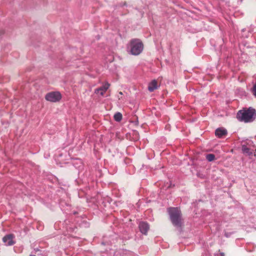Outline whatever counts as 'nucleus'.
I'll list each match as a JSON object with an SVG mask.
<instances>
[{
    "mask_svg": "<svg viewBox=\"0 0 256 256\" xmlns=\"http://www.w3.org/2000/svg\"><path fill=\"white\" fill-rule=\"evenodd\" d=\"M110 87V84L108 83L104 84L102 86L95 90V93L102 96H104V93Z\"/></svg>",
    "mask_w": 256,
    "mask_h": 256,
    "instance_id": "5",
    "label": "nucleus"
},
{
    "mask_svg": "<svg viewBox=\"0 0 256 256\" xmlns=\"http://www.w3.org/2000/svg\"><path fill=\"white\" fill-rule=\"evenodd\" d=\"M206 158L209 162H212L214 160L215 156L213 154H208L206 155Z\"/></svg>",
    "mask_w": 256,
    "mask_h": 256,
    "instance_id": "12",
    "label": "nucleus"
},
{
    "mask_svg": "<svg viewBox=\"0 0 256 256\" xmlns=\"http://www.w3.org/2000/svg\"><path fill=\"white\" fill-rule=\"evenodd\" d=\"M242 150L244 154H246L248 155H250L252 154V152H250L249 148L245 146H242Z\"/></svg>",
    "mask_w": 256,
    "mask_h": 256,
    "instance_id": "11",
    "label": "nucleus"
},
{
    "mask_svg": "<svg viewBox=\"0 0 256 256\" xmlns=\"http://www.w3.org/2000/svg\"><path fill=\"white\" fill-rule=\"evenodd\" d=\"M139 228L142 233L146 234L149 230V226L146 222H141L139 224Z\"/></svg>",
    "mask_w": 256,
    "mask_h": 256,
    "instance_id": "7",
    "label": "nucleus"
},
{
    "mask_svg": "<svg viewBox=\"0 0 256 256\" xmlns=\"http://www.w3.org/2000/svg\"><path fill=\"white\" fill-rule=\"evenodd\" d=\"M158 88V82L156 80H152L148 84V90L150 92H153Z\"/></svg>",
    "mask_w": 256,
    "mask_h": 256,
    "instance_id": "8",
    "label": "nucleus"
},
{
    "mask_svg": "<svg viewBox=\"0 0 256 256\" xmlns=\"http://www.w3.org/2000/svg\"><path fill=\"white\" fill-rule=\"evenodd\" d=\"M216 135L218 138H222L227 134V131L224 128H219L216 130Z\"/></svg>",
    "mask_w": 256,
    "mask_h": 256,
    "instance_id": "9",
    "label": "nucleus"
},
{
    "mask_svg": "<svg viewBox=\"0 0 256 256\" xmlns=\"http://www.w3.org/2000/svg\"><path fill=\"white\" fill-rule=\"evenodd\" d=\"M221 255H222V256H224V254H222Z\"/></svg>",
    "mask_w": 256,
    "mask_h": 256,
    "instance_id": "15",
    "label": "nucleus"
},
{
    "mask_svg": "<svg viewBox=\"0 0 256 256\" xmlns=\"http://www.w3.org/2000/svg\"><path fill=\"white\" fill-rule=\"evenodd\" d=\"M14 236L12 234H8L5 236L2 240L4 242L6 246H11L14 244V242L13 240Z\"/></svg>",
    "mask_w": 256,
    "mask_h": 256,
    "instance_id": "6",
    "label": "nucleus"
},
{
    "mask_svg": "<svg viewBox=\"0 0 256 256\" xmlns=\"http://www.w3.org/2000/svg\"><path fill=\"white\" fill-rule=\"evenodd\" d=\"M61 94L58 91L51 92L46 94L45 96V99L51 102H56L62 99Z\"/></svg>",
    "mask_w": 256,
    "mask_h": 256,
    "instance_id": "4",
    "label": "nucleus"
},
{
    "mask_svg": "<svg viewBox=\"0 0 256 256\" xmlns=\"http://www.w3.org/2000/svg\"><path fill=\"white\" fill-rule=\"evenodd\" d=\"M168 212L173 224L180 226L182 222L180 210L177 208H170L168 209Z\"/></svg>",
    "mask_w": 256,
    "mask_h": 256,
    "instance_id": "3",
    "label": "nucleus"
},
{
    "mask_svg": "<svg viewBox=\"0 0 256 256\" xmlns=\"http://www.w3.org/2000/svg\"><path fill=\"white\" fill-rule=\"evenodd\" d=\"M237 118L240 121L244 122H252L256 118V110L251 108L240 110L237 114Z\"/></svg>",
    "mask_w": 256,
    "mask_h": 256,
    "instance_id": "1",
    "label": "nucleus"
},
{
    "mask_svg": "<svg viewBox=\"0 0 256 256\" xmlns=\"http://www.w3.org/2000/svg\"><path fill=\"white\" fill-rule=\"evenodd\" d=\"M222 256V255H221V256Z\"/></svg>",
    "mask_w": 256,
    "mask_h": 256,
    "instance_id": "16",
    "label": "nucleus"
},
{
    "mask_svg": "<svg viewBox=\"0 0 256 256\" xmlns=\"http://www.w3.org/2000/svg\"><path fill=\"white\" fill-rule=\"evenodd\" d=\"M120 94H122V92H120L119 93Z\"/></svg>",
    "mask_w": 256,
    "mask_h": 256,
    "instance_id": "14",
    "label": "nucleus"
},
{
    "mask_svg": "<svg viewBox=\"0 0 256 256\" xmlns=\"http://www.w3.org/2000/svg\"><path fill=\"white\" fill-rule=\"evenodd\" d=\"M144 50V44L140 39L134 38L128 42L127 46L128 52L134 56H138L142 53Z\"/></svg>",
    "mask_w": 256,
    "mask_h": 256,
    "instance_id": "2",
    "label": "nucleus"
},
{
    "mask_svg": "<svg viewBox=\"0 0 256 256\" xmlns=\"http://www.w3.org/2000/svg\"><path fill=\"white\" fill-rule=\"evenodd\" d=\"M114 119L115 120H116L117 122H120L122 118V114L121 113L118 112L114 114Z\"/></svg>",
    "mask_w": 256,
    "mask_h": 256,
    "instance_id": "10",
    "label": "nucleus"
},
{
    "mask_svg": "<svg viewBox=\"0 0 256 256\" xmlns=\"http://www.w3.org/2000/svg\"><path fill=\"white\" fill-rule=\"evenodd\" d=\"M253 92H254V95L256 96V84L254 85V88H253Z\"/></svg>",
    "mask_w": 256,
    "mask_h": 256,
    "instance_id": "13",
    "label": "nucleus"
}]
</instances>
